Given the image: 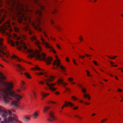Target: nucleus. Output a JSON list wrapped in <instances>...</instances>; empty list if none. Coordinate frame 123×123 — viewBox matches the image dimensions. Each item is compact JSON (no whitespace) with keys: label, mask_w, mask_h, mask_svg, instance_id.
<instances>
[{"label":"nucleus","mask_w":123,"mask_h":123,"mask_svg":"<svg viewBox=\"0 0 123 123\" xmlns=\"http://www.w3.org/2000/svg\"><path fill=\"white\" fill-rule=\"evenodd\" d=\"M8 43L10 44L12 46H14L15 45V42L10 39L8 38L7 40Z\"/></svg>","instance_id":"18"},{"label":"nucleus","mask_w":123,"mask_h":123,"mask_svg":"<svg viewBox=\"0 0 123 123\" xmlns=\"http://www.w3.org/2000/svg\"><path fill=\"white\" fill-rule=\"evenodd\" d=\"M68 80L69 81L71 82L73 81V79L72 78H69Z\"/></svg>","instance_id":"40"},{"label":"nucleus","mask_w":123,"mask_h":123,"mask_svg":"<svg viewBox=\"0 0 123 123\" xmlns=\"http://www.w3.org/2000/svg\"><path fill=\"white\" fill-rule=\"evenodd\" d=\"M24 74L29 79H31V76L30 74L27 73H25Z\"/></svg>","instance_id":"25"},{"label":"nucleus","mask_w":123,"mask_h":123,"mask_svg":"<svg viewBox=\"0 0 123 123\" xmlns=\"http://www.w3.org/2000/svg\"><path fill=\"white\" fill-rule=\"evenodd\" d=\"M107 120V118H105L102 120L101 121V122L102 123H104V121L106 120Z\"/></svg>","instance_id":"39"},{"label":"nucleus","mask_w":123,"mask_h":123,"mask_svg":"<svg viewBox=\"0 0 123 123\" xmlns=\"http://www.w3.org/2000/svg\"><path fill=\"white\" fill-rule=\"evenodd\" d=\"M78 106H77L74 107L73 108V109L74 110H76L77 109H78Z\"/></svg>","instance_id":"48"},{"label":"nucleus","mask_w":123,"mask_h":123,"mask_svg":"<svg viewBox=\"0 0 123 123\" xmlns=\"http://www.w3.org/2000/svg\"><path fill=\"white\" fill-rule=\"evenodd\" d=\"M6 4L7 6V8L9 10L21 4L16 0H7Z\"/></svg>","instance_id":"6"},{"label":"nucleus","mask_w":123,"mask_h":123,"mask_svg":"<svg viewBox=\"0 0 123 123\" xmlns=\"http://www.w3.org/2000/svg\"><path fill=\"white\" fill-rule=\"evenodd\" d=\"M50 107H44L43 109V111L44 113L46 112L50 108Z\"/></svg>","instance_id":"21"},{"label":"nucleus","mask_w":123,"mask_h":123,"mask_svg":"<svg viewBox=\"0 0 123 123\" xmlns=\"http://www.w3.org/2000/svg\"><path fill=\"white\" fill-rule=\"evenodd\" d=\"M22 46H20V47L19 48V49L20 50H21L22 49Z\"/></svg>","instance_id":"63"},{"label":"nucleus","mask_w":123,"mask_h":123,"mask_svg":"<svg viewBox=\"0 0 123 123\" xmlns=\"http://www.w3.org/2000/svg\"><path fill=\"white\" fill-rule=\"evenodd\" d=\"M16 44L17 45H18L19 44V42L17 41L16 42Z\"/></svg>","instance_id":"56"},{"label":"nucleus","mask_w":123,"mask_h":123,"mask_svg":"<svg viewBox=\"0 0 123 123\" xmlns=\"http://www.w3.org/2000/svg\"><path fill=\"white\" fill-rule=\"evenodd\" d=\"M83 95L85 98H87L89 100L90 99V97L88 94H85Z\"/></svg>","instance_id":"26"},{"label":"nucleus","mask_w":123,"mask_h":123,"mask_svg":"<svg viewBox=\"0 0 123 123\" xmlns=\"http://www.w3.org/2000/svg\"><path fill=\"white\" fill-rule=\"evenodd\" d=\"M54 26L57 29L58 31H60V30L61 29V28L58 25H55Z\"/></svg>","instance_id":"31"},{"label":"nucleus","mask_w":123,"mask_h":123,"mask_svg":"<svg viewBox=\"0 0 123 123\" xmlns=\"http://www.w3.org/2000/svg\"><path fill=\"white\" fill-rule=\"evenodd\" d=\"M10 22L9 20H8L3 25L0 26V32L4 33H5V30L7 29L8 28H10L11 25L10 24Z\"/></svg>","instance_id":"8"},{"label":"nucleus","mask_w":123,"mask_h":123,"mask_svg":"<svg viewBox=\"0 0 123 123\" xmlns=\"http://www.w3.org/2000/svg\"><path fill=\"white\" fill-rule=\"evenodd\" d=\"M14 30L15 31L17 32H18L19 31V29L16 27H14Z\"/></svg>","instance_id":"30"},{"label":"nucleus","mask_w":123,"mask_h":123,"mask_svg":"<svg viewBox=\"0 0 123 123\" xmlns=\"http://www.w3.org/2000/svg\"><path fill=\"white\" fill-rule=\"evenodd\" d=\"M86 71L87 73V74L88 76H91V75L90 74V72L87 70H86Z\"/></svg>","instance_id":"38"},{"label":"nucleus","mask_w":123,"mask_h":123,"mask_svg":"<svg viewBox=\"0 0 123 123\" xmlns=\"http://www.w3.org/2000/svg\"><path fill=\"white\" fill-rule=\"evenodd\" d=\"M28 20L30 23L31 24L33 27L36 30H37L39 31H42V29L39 26V24L41 23L42 21V19L41 18H37V21L39 24H36V23L34 21L31 22L30 18H28Z\"/></svg>","instance_id":"7"},{"label":"nucleus","mask_w":123,"mask_h":123,"mask_svg":"<svg viewBox=\"0 0 123 123\" xmlns=\"http://www.w3.org/2000/svg\"><path fill=\"white\" fill-rule=\"evenodd\" d=\"M23 24L25 26L23 27V29L26 31L28 32L29 35H31L32 34L34 33V32L29 28V25L27 22L26 21L25 22H23Z\"/></svg>","instance_id":"11"},{"label":"nucleus","mask_w":123,"mask_h":123,"mask_svg":"<svg viewBox=\"0 0 123 123\" xmlns=\"http://www.w3.org/2000/svg\"><path fill=\"white\" fill-rule=\"evenodd\" d=\"M29 118V117H24L22 118V119L25 122H28Z\"/></svg>","instance_id":"20"},{"label":"nucleus","mask_w":123,"mask_h":123,"mask_svg":"<svg viewBox=\"0 0 123 123\" xmlns=\"http://www.w3.org/2000/svg\"><path fill=\"white\" fill-rule=\"evenodd\" d=\"M2 0H0V7H1L2 5Z\"/></svg>","instance_id":"51"},{"label":"nucleus","mask_w":123,"mask_h":123,"mask_svg":"<svg viewBox=\"0 0 123 123\" xmlns=\"http://www.w3.org/2000/svg\"><path fill=\"white\" fill-rule=\"evenodd\" d=\"M10 105L11 106L15 108H17L18 107V101L15 100L11 102Z\"/></svg>","instance_id":"13"},{"label":"nucleus","mask_w":123,"mask_h":123,"mask_svg":"<svg viewBox=\"0 0 123 123\" xmlns=\"http://www.w3.org/2000/svg\"><path fill=\"white\" fill-rule=\"evenodd\" d=\"M68 105H70L71 107H73L74 106V105L72 104L71 102H68L65 101V102L64 105H62V108L63 109L64 108L65 106L67 107Z\"/></svg>","instance_id":"15"},{"label":"nucleus","mask_w":123,"mask_h":123,"mask_svg":"<svg viewBox=\"0 0 123 123\" xmlns=\"http://www.w3.org/2000/svg\"><path fill=\"white\" fill-rule=\"evenodd\" d=\"M75 116L76 117H78L80 118V119H81L82 118V117H80L79 115H75Z\"/></svg>","instance_id":"41"},{"label":"nucleus","mask_w":123,"mask_h":123,"mask_svg":"<svg viewBox=\"0 0 123 123\" xmlns=\"http://www.w3.org/2000/svg\"><path fill=\"white\" fill-rule=\"evenodd\" d=\"M56 46L58 48H59L60 49H61V48H60V46L58 44H56Z\"/></svg>","instance_id":"52"},{"label":"nucleus","mask_w":123,"mask_h":123,"mask_svg":"<svg viewBox=\"0 0 123 123\" xmlns=\"http://www.w3.org/2000/svg\"><path fill=\"white\" fill-rule=\"evenodd\" d=\"M12 58H14L15 59L17 58V60L19 62H20L22 60L21 59H19L17 56H15L14 55H13L11 57Z\"/></svg>","instance_id":"22"},{"label":"nucleus","mask_w":123,"mask_h":123,"mask_svg":"<svg viewBox=\"0 0 123 123\" xmlns=\"http://www.w3.org/2000/svg\"><path fill=\"white\" fill-rule=\"evenodd\" d=\"M82 91V92L83 93H86V90L84 88H82L81 89Z\"/></svg>","instance_id":"35"},{"label":"nucleus","mask_w":123,"mask_h":123,"mask_svg":"<svg viewBox=\"0 0 123 123\" xmlns=\"http://www.w3.org/2000/svg\"><path fill=\"white\" fill-rule=\"evenodd\" d=\"M108 56L111 59H114L116 57H117V56H115L114 57H111L109 56Z\"/></svg>","instance_id":"37"},{"label":"nucleus","mask_w":123,"mask_h":123,"mask_svg":"<svg viewBox=\"0 0 123 123\" xmlns=\"http://www.w3.org/2000/svg\"><path fill=\"white\" fill-rule=\"evenodd\" d=\"M39 83L42 84H44V82L43 81H39Z\"/></svg>","instance_id":"50"},{"label":"nucleus","mask_w":123,"mask_h":123,"mask_svg":"<svg viewBox=\"0 0 123 123\" xmlns=\"http://www.w3.org/2000/svg\"><path fill=\"white\" fill-rule=\"evenodd\" d=\"M72 98L75 100H77L76 98L74 96H72Z\"/></svg>","instance_id":"46"},{"label":"nucleus","mask_w":123,"mask_h":123,"mask_svg":"<svg viewBox=\"0 0 123 123\" xmlns=\"http://www.w3.org/2000/svg\"><path fill=\"white\" fill-rule=\"evenodd\" d=\"M22 84H23V85H24L25 84V83L23 81H22ZM21 88L23 89H25V87L23 85H22L21 86Z\"/></svg>","instance_id":"33"},{"label":"nucleus","mask_w":123,"mask_h":123,"mask_svg":"<svg viewBox=\"0 0 123 123\" xmlns=\"http://www.w3.org/2000/svg\"><path fill=\"white\" fill-rule=\"evenodd\" d=\"M85 55L86 56H87V57H88L89 56H92V55H88L87 54H86Z\"/></svg>","instance_id":"54"},{"label":"nucleus","mask_w":123,"mask_h":123,"mask_svg":"<svg viewBox=\"0 0 123 123\" xmlns=\"http://www.w3.org/2000/svg\"><path fill=\"white\" fill-rule=\"evenodd\" d=\"M54 78V77L50 76L48 78L45 79L44 80L46 84L49 87V89L53 91H55L56 89V88L53 87L55 85V83H51L50 84L49 83V82L53 81Z\"/></svg>","instance_id":"5"},{"label":"nucleus","mask_w":123,"mask_h":123,"mask_svg":"<svg viewBox=\"0 0 123 123\" xmlns=\"http://www.w3.org/2000/svg\"><path fill=\"white\" fill-rule=\"evenodd\" d=\"M117 91L119 92H122V90L120 89H119L117 90Z\"/></svg>","instance_id":"55"},{"label":"nucleus","mask_w":123,"mask_h":123,"mask_svg":"<svg viewBox=\"0 0 123 123\" xmlns=\"http://www.w3.org/2000/svg\"><path fill=\"white\" fill-rule=\"evenodd\" d=\"M6 79V77L2 74L0 73V94L2 95L4 102L7 103L9 102L8 100L6 99V98L12 100L15 98L19 100L22 97L12 91L13 87L12 83L6 82L3 80Z\"/></svg>","instance_id":"1"},{"label":"nucleus","mask_w":123,"mask_h":123,"mask_svg":"<svg viewBox=\"0 0 123 123\" xmlns=\"http://www.w3.org/2000/svg\"><path fill=\"white\" fill-rule=\"evenodd\" d=\"M93 62L96 65H97V66L98 65V64L97 63V62L96 61H93Z\"/></svg>","instance_id":"45"},{"label":"nucleus","mask_w":123,"mask_h":123,"mask_svg":"<svg viewBox=\"0 0 123 123\" xmlns=\"http://www.w3.org/2000/svg\"><path fill=\"white\" fill-rule=\"evenodd\" d=\"M73 62L74 64L76 65H78V64H77L76 62L74 60H73Z\"/></svg>","instance_id":"58"},{"label":"nucleus","mask_w":123,"mask_h":123,"mask_svg":"<svg viewBox=\"0 0 123 123\" xmlns=\"http://www.w3.org/2000/svg\"><path fill=\"white\" fill-rule=\"evenodd\" d=\"M49 116L50 118L55 120L56 119V118H55V117L53 115V112H52L51 111L49 112Z\"/></svg>","instance_id":"16"},{"label":"nucleus","mask_w":123,"mask_h":123,"mask_svg":"<svg viewBox=\"0 0 123 123\" xmlns=\"http://www.w3.org/2000/svg\"><path fill=\"white\" fill-rule=\"evenodd\" d=\"M33 95H34V97H36V93H35V92H33Z\"/></svg>","instance_id":"60"},{"label":"nucleus","mask_w":123,"mask_h":123,"mask_svg":"<svg viewBox=\"0 0 123 123\" xmlns=\"http://www.w3.org/2000/svg\"><path fill=\"white\" fill-rule=\"evenodd\" d=\"M13 36H14V37H17V35L15 34H13Z\"/></svg>","instance_id":"62"},{"label":"nucleus","mask_w":123,"mask_h":123,"mask_svg":"<svg viewBox=\"0 0 123 123\" xmlns=\"http://www.w3.org/2000/svg\"><path fill=\"white\" fill-rule=\"evenodd\" d=\"M47 120L49 122H53V120H51L49 118H47Z\"/></svg>","instance_id":"42"},{"label":"nucleus","mask_w":123,"mask_h":123,"mask_svg":"<svg viewBox=\"0 0 123 123\" xmlns=\"http://www.w3.org/2000/svg\"><path fill=\"white\" fill-rule=\"evenodd\" d=\"M37 116L38 114L36 112H35L33 114V118L34 119H36L37 118Z\"/></svg>","instance_id":"23"},{"label":"nucleus","mask_w":123,"mask_h":123,"mask_svg":"<svg viewBox=\"0 0 123 123\" xmlns=\"http://www.w3.org/2000/svg\"><path fill=\"white\" fill-rule=\"evenodd\" d=\"M57 12V11L55 9L54 10V11H53L52 12V13L53 14H55V12Z\"/></svg>","instance_id":"57"},{"label":"nucleus","mask_w":123,"mask_h":123,"mask_svg":"<svg viewBox=\"0 0 123 123\" xmlns=\"http://www.w3.org/2000/svg\"><path fill=\"white\" fill-rule=\"evenodd\" d=\"M35 68L37 70H39V71L41 70V69L40 68L38 67V66L37 65L35 66Z\"/></svg>","instance_id":"34"},{"label":"nucleus","mask_w":123,"mask_h":123,"mask_svg":"<svg viewBox=\"0 0 123 123\" xmlns=\"http://www.w3.org/2000/svg\"><path fill=\"white\" fill-rule=\"evenodd\" d=\"M50 22L52 24V25H53L54 24V21H53L52 20V19H51L50 20Z\"/></svg>","instance_id":"49"},{"label":"nucleus","mask_w":123,"mask_h":123,"mask_svg":"<svg viewBox=\"0 0 123 123\" xmlns=\"http://www.w3.org/2000/svg\"><path fill=\"white\" fill-rule=\"evenodd\" d=\"M40 74H41V75H43V74H47V73L46 72H45L44 73H43L42 72H40Z\"/></svg>","instance_id":"44"},{"label":"nucleus","mask_w":123,"mask_h":123,"mask_svg":"<svg viewBox=\"0 0 123 123\" xmlns=\"http://www.w3.org/2000/svg\"><path fill=\"white\" fill-rule=\"evenodd\" d=\"M11 111H7L0 108V115L1 116L4 121H1L0 123H23L18 120L16 118L11 115Z\"/></svg>","instance_id":"3"},{"label":"nucleus","mask_w":123,"mask_h":123,"mask_svg":"<svg viewBox=\"0 0 123 123\" xmlns=\"http://www.w3.org/2000/svg\"><path fill=\"white\" fill-rule=\"evenodd\" d=\"M38 5L39 6V8L42 10H44L45 9V7L44 6L41 5L39 4H38Z\"/></svg>","instance_id":"24"},{"label":"nucleus","mask_w":123,"mask_h":123,"mask_svg":"<svg viewBox=\"0 0 123 123\" xmlns=\"http://www.w3.org/2000/svg\"><path fill=\"white\" fill-rule=\"evenodd\" d=\"M3 40V38H0V52L2 54L4 55H5L6 58H8L9 56H10L3 51V50H4L6 48L5 46L3 45L2 43Z\"/></svg>","instance_id":"9"},{"label":"nucleus","mask_w":123,"mask_h":123,"mask_svg":"<svg viewBox=\"0 0 123 123\" xmlns=\"http://www.w3.org/2000/svg\"><path fill=\"white\" fill-rule=\"evenodd\" d=\"M31 40L33 41H34V43L35 45L37 46L39 49V50H36L34 52L33 50L31 49H27V47L26 45L24 43H23V47L25 49H27L26 51L27 53L30 54L29 56L31 58L36 56L37 57L39 60H43L46 61L47 64L49 65L50 64L52 60V58L51 57H48L46 58V55L43 53H42L41 55L40 54V51L42 50L41 47L40 45V42L37 40V37L34 35L31 37H30Z\"/></svg>","instance_id":"2"},{"label":"nucleus","mask_w":123,"mask_h":123,"mask_svg":"<svg viewBox=\"0 0 123 123\" xmlns=\"http://www.w3.org/2000/svg\"><path fill=\"white\" fill-rule=\"evenodd\" d=\"M60 61L59 60L57 59L56 60H55L54 61V63H53V65L54 66L56 65L57 67L60 66L61 69L64 72L66 71L65 68L63 66H60Z\"/></svg>","instance_id":"12"},{"label":"nucleus","mask_w":123,"mask_h":123,"mask_svg":"<svg viewBox=\"0 0 123 123\" xmlns=\"http://www.w3.org/2000/svg\"><path fill=\"white\" fill-rule=\"evenodd\" d=\"M49 103H52L54 104H55L56 103V102H54L52 101H49Z\"/></svg>","instance_id":"59"},{"label":"nucleus","mask_w":123,"mask_h":123,"mask_svg":"<svg viewBox=\"0 0 123 123\" xmlns=\"http://www.w3.org/2000/svg\"><path fill=\"white\" fill-rule=\"evenodd\" d=\"M20 38H22V39H25L26 38V37L25 35L22 34L21 35V36L20 37Z\"/></svg>","instance_id":"32"},{"label":"nucleus","mask_w":123,"mask_h":123,"mask_svg":"<svg viewBox=\"0 0 123 123\" xmlns=\"http://www.w3.org/2000/svg\"><path fill=\"white\" fill-rule=\"evenodd\" d=\"M66 89L67 91L68 92H70V89L69 88H68L66 87L65 88Z\"/></svg>","instance_id":"43"},{"label":"nucleus","mask_w":123,"mask_h":123,"mask_svg":"<svg viewBox=\"0 0 123 123\" xmlns=\"http://www.w3.org/2000/svg\"><path fill=\"white\" fill-rule=\"evenodd\" d=\"M79 57L80 58H83L85 57V56L84 55L81 56L80 55H79Z\"/></svg>","instance_id":"47"},{"label":"nucleus","mask_w":123,"mask_h":123,"mask_svg":"<svg viewBox=\"0 0 123 123\" xmlns=\"http://www.w3.org/2000/svg\"><path fill=\"white\" fill-rule=\"evenodd\" d=\"M66 60L67 62H69V59L68 57H66Z\"/></svg>","instance_id":"53"},{"label":"nucleus","mask_w":123,"mask_h":123,"mask_svg":"<svg viewBox=\"0 0 123 123\" xmlns=\"http://www.w3.org/2000/svg\"><path fill=\"white\" fill-rule=\"evenodd\" d=\"M58 83L62 84L63 86H66L68 85V84L63 82V80L61 79H59L58 81Z\"/></svg>","instance_id":"19"},{"label":"nucleus","mask_w":123,"mask_h":123,"mask_svg":"<svg viewBox=\"0 0 123 123\" xmlns=\"http://www.w3.org/2000/svg\"><path fill=\"white\" fill-rule=\"evenodd\" d=\"M79 39L80 41H82L83 40V38L81 36H80Z\"/></svg>","instance_id":"36"},{"label":"nucleus","mask_w":123,"mask_h":123,"mask_svg":"<svg viewBox=\"0 0 123 123\" xmlns=\"http://www.w3.org/2000/svg\"><path fill=\"white\" fill-rule=\"evenodd\" d=\"M8 11H7L4 10L3 9L0 10V12L3 13H6L8 12Z\"/></svg>","instance_id":"28"},{"label":"nucleus","mask_w":123,"mask_h":123,"mask_svg":"<svg viewBox=\"0 0 123 123\" xmlns=\"http://www.w3.org/2000/svg\"><path fill=\"white\" fill-rule=\"evenodd\" d=\"M43 34H44V35L45 36V37H46L47 35L45 33V32H44V31H43Z\"/></svg>","instance_id":"61"},{"label":"nucleus","mask_w":123,"mask_h":123,"mask_svg":"<svg viewBox=\"0 0 123 123\" xmlns=\"http://www.w3.org/2000/svg\"><path fill=\"white\" fill-rule=\"evenodd\" d=\"M3 18L1 19H0V24L2 23V21L4 20V18L6 17L5 15H3L2 16Z\"/></svg>","instance_id":"27"},{"label":"nucleus","mask_w":123,"mask_h":123,"mask_svg":"<svg viewBox=\"0 0 123 123\" xmlns=\"http://www.w3.org/2000/svg\"><path fill=\"white\" fill-rule=\"evenodd\" d=\"M41 37L40 39L42 41L41 43L43 45H45V46L47 48H50L51 50L50 51H52L53 53H55L56 52L55 51L54 49L51 46H49V44L45 42V40L44 38L43 37H42L41 36H40Z\"/></svg>","instance_id":"10"},{"label":"nucleus","mask_w":123,"mask_h":123,"mask_svg":"<svg viewBox=\"0 0 123 123\" xmlns=\"http://www.w3.org/2000/svg\"><path fill=\"white\" fill-rule=\"evenodd\" d=\"M84 103L85 104L87 105H89L90 104L89 103H87V102H85Z\"/></svg>","instance_id":"64"},{"label":"nucleus","mask_w":123,"mask_h":123,"mask_svg":"<svg viewBox=\"0 0 123 123\" xmlns=\"http://www.w3.org/2000/svg\"><path fill=\"white\" fill-rule=\"evenodd\" d=\"M24 9L23 8V6L20 5L17 6L9 10L11 11L14 12H16L17 14V16L18 17V21L20 23H22L23 22V20L24 18L25 21H26L27 18L25 16L23 13L22 14V11H23Z\"/></svg>","instance_id":"4"},{"label":"nucleus","mask_w":123,"mask_h":123,"mask_svg":"<svg viewBox=\"0 0 123 123\" xmlns=\"http://www.w3.org/2000/svg\"><path fill=\"white\" fill-rule=\"evenodd\" d=\"M35 13L36 14L38 15L40 17H41L42 16V12L39 9H37L35 11Z\"/></svg>","instance_id":"17"},{"label":"nucleus","mask_w":123,"mask_h":123,"mask_svg":"<svg viewBox=\"0 0 123 123\" xmlns=\"http://www.w3.org/2000/svg\"><path fill=\"white\" fill-rule=\"evenodd\" d=\"M17 68V71L19 72H20L24 70L25 69L23 67H22L19 64H17L16 65H15Z\"/></svg>","instance_id":"14"},{"label":"nucleus","mask_w":123,"mask_h":123,"mask_svg":"<svg viewBox=\"0 0 123 123\" xmlns=\"http://www.w3.org/2000/svg\"><path fill=\"white\" fill-rule=\"evenodd\" d=\"M41 94L42 96L43 97H45L49 94V93H45L43 92H41Z\"/></svg>","instance_id":"29"}]
</instances>
